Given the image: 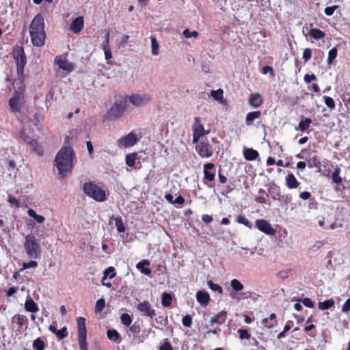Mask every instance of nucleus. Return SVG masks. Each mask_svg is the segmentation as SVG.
<instances>
[{
	"instance_id": "obj_18",
	"label": "nucleus",
	"mask_w": 350,
	"mask_h": 350,
	"mask_svg": "<svg viewBox=\"0 0 350 350\" xmlns=\"http://www.w3.org/2000/svg\"><path fill=\"white\" fill-rule=\"evenodd\" d=\"M84 27V19L83 16H78L75 18L70 25V30L74 33H79Z\"/></svg>"
},
{
	"instance_id": "obj_22",
	"label": "nucleus",
	"mask_w": 350,
	"mask_h": 350,
	"mask_svg": "<svg viewBox=\"0 0 350 350\" xmlns=\"http://www.w3.org/2000/svg\"><path fill=\"white\" fill-rule=\"evenodd\" d=\"M25 309L27 312L35 313L39 310V307L33 299L28 295L25 303Z\"/></svg>"
},
{
	"instance_id": "obj_6",
	"label": "nucleus",
	"mask_w": 350,
	"mask_h": 350,
	"mask_svg": "<svg viewBox=\"0 0 350 350\" xmlns=\"http://www.w3.org/2000/svg\"><path fill=\"white\" fill-rule=\"evenodd\" d=\"M13 57L16 65L17 75L24 72V68L27 64V57L23 46H17L13 49Z\"/></svg>"
},
{
	"instance_id": "obj_41",
	"label": "nucleus",
	"mask_w": 350,
	"mask_h": 350,
	"mask_svg": "<svg viewBox=\"0 0 350 350\" xmlns=\"http://www.w3.org/2000/svg\"><path fill=\"white\" fill-rule=\"evenodd\" d=\"M32 345L34 350H44L46 348L45 342L40 338L34 340Z\"/></svg>"
},
{
	"instance_id": "obj_54",
	"label": "nucleus",
	"mask_w": 350,
	"mask_h": 350,
	"mask_svg": "<svg viewBox=\"0 0 350 350\" xmlns=\"http://www.w3.org/2000/svg\"><path fill=\"white\" fill-rule=\"evenodd\" d=\"M238 333L239 334L240 339H250L251 337V334L249 333L248 330L245 329H241L238 330Z\"/></svg>"
},
{
	"instance_id": "obj_64",
	"label": "nucleus",
	"mask_w": 350,
	"mask_h": 350,
	"mask_svg": "<svg viewBox=\"0 0 350 350\" xmlns=\"http://www.w3.org/2000/svg\"><path fill=\"white\" fill-rule=\"evenodd\" d=\"M342 311L345 313H347L350 311V297L348 298L342 305Z\"/></svg>"
},
{
	"instance_id": "obj_45",
	"label": "nucleus",
	"mask_w": 350,
	"mask_h": 350,
	"mask_svg": "<svg viewBox=\"0 0 350 350\" xmlns=\"http://www.w3.org/2000/svg\"><path fill=\"white\" fill-rule=\"evenodd\" d=\"M105 307V300L103 298L98 299L95 305V312H100Z\"/></svg>"
},
{
	"instance_id": "obj_14",
	"label": "nucleus",
	"mask_w": 350,
	"mask_h": 350,
	"mask_svg": "<svg viewBox=\"0 0 350 350\" xmlns=\"http://www.w3.org/2000/svg\"><path fill=\"white\" fill-rule=\"evenodd\" d=\"M25 77V75L24 72H23L22 75H17V78L13 81L12 84L14 85L15 95L23 96V93L26 88V85L24 81Z\"/></svg>"
},
{
	"instance_id": "obj_62",
	"label": "nucleus",
	"mask_w": 350,
	"mask_h": 350,
	"mask_svg": "<svg viewBox=\"0 0 350 350\" xmlns=\"http://www.w3.org/2000/svg\"><path fill=\"white\" fill-rule=\"evenodd\" d=\"M159 350H174L171 343L166 339L163 345L159 347Z\"/></svg>"
},
{
	"instance_id": "obj_4",
	"label": "nucleus",
	"mask_w": 350,
	"mask_h": 350,
	"mask_svg": "<svg viewBox=\"0 0 350 350\" xmlns=\"http://www.w3.org/2000/svg\"><path fill=\"white\" fill-rule=\"evenodd\" d=\"M84 193L97 202H103L106 200V192L97 185L90 182L83 184Z\"/></svg>"
},
{
	"instance_id": "obj_23",
	"label": "nucleus",
	"mask_w": 350,
	"mask_h": 350,
	"mask_svg": "<svg viewBox=\"0 0 350 350\" xmlns=\"http://www.w3.org/2000/svg\"><path fill=\"white\" fill-rule=\"evenodd\" d=\"M243 157L247 161H254L259 157L258 152L253 148H244Z\"/></svg>"
},
{
	"instance_id": "obj_37",
	"label": "nucleus",
	"mask_w": 350,
	"mask_h": 350,
	"mask_svg": "<svg viewBox=\"0 0 350 350\" xmlns=\"http://www.w3.org/2000/svg\"><path fill=\"white\" fill-rule=\"evenodd\" d=\"M113 219L115 221V224L117 228L118 232L120 233L124 232L126 228H125V226L123 223L122 217H113Z\"/></svg>"
},
{
	"instance_id": "obj_20",
	"label": "nucleus",
	"mask_w": 350,
	"mask_h": 350,
	"mask_svg": "<svg viewBox=\"0 0 350 350\" xmlns=\"http://www.w3.org/2000/svg\"><path fill=\"white\" fill-rule=\"evenodd\" d=\"M248 103L254 108L259 107L263 103V99L259 93L251 94Z\"/></svg>"
},
{
	"instance_id": "obj_9",
	"label": "nucleus",
	"mask_w": 350,
	"mask_h": 350,
	"mask_svg": "<svg viewBox=\"0 0 350 350\" xmlns=\"http://www.w3.org/2000/svg\"><path fill=\"white\" fill-rule=\"evenodd\" d=\"M203 183L208 187H213L212 183L215 179V165L213 163H206L203 166Z\"/></svg>"
},
{
	"instance_id": "obj_56",
	"label": "nucleus",
	"mask_w": 350,
	"mask_h": 350,
	"mask_svg": "<svg viewBox=\"0 0 350 350\" xmlns=\"http://www.w3.org/2000/svg\"><path fill=\"white\" fill-rule=\"evenodd\" d=\"M261 72L264 75L269 73L272 77H275V72L273 67L269 66H265L262 68Z\"/></svg>"
},
{
	"instance_id": "obj_38",
	"label": "nucleus",
	"mask_w": 350,
	"mask_h": 350,
	"mask_svg": "<svg viewBox=\"0 0 350 350\" xmlns=\"http://www.w3.org/2000/svg\"><path fill=\"white\" fill-rule=\"evenodd\" d=\"M230 286L232 290L236 293L241 291L244 288L242 283L237 279H232L230 281Z\"/></svg>"
},
{
	"instance_id": "obj_48",
	"label": "nucleus",
	"mask_w": 350,
	"mask_h": 350,
	"mask_svg": "<svg viewBox=\"0 0 350 350\" xmlns=\"http://www.w3.org/2000/svg\"><path fill=\"white\" fill-rule=\"evenodd\" d=\"M159 44L157 41V39L154 37L151 38V50L152 54L154 55H157L159 53Z\"/></svg>"
},
{
	"instance_id": "obj_60",
	"label": "nucleus",
	"mask_w": 350,
	"mask_h": 350,
	"mask_svg": "<svg viewBox=\"0 0 350 350\" xmlns=\"http://www.w3.org/2000/svg\"><path fill=\"white\" fill-rule=\"evenodd\" d=\"M339 8L338 5H333V6H330V7H327L325 8V14L327 15V16H332L333 15L334 11L336 10H337L338 8Z\"/></svg>"
},
{
	"instance_id": "obj_30",
	"label": "nucleus",
	"mask_w": 350,
	"mask_h": 350,
	"mask_svg": "<svg viewBox=\"0 0 350 350\" xmlns=\"http://www.w3.org/2000/svg\"><path fill=\"white\" fill-rule=\"evenodd\" d=\"M309 35L311 38L315 40L323 39L325 34L321 29L312 28L309 31Z\"/></svg>"
},
{
	"instance_id": "obj_24",
	"label": "nucleus",
	"mask_w": 350,
	"mask_h": 350,
	"mask_svg": "<svg viewBox=\"0 0 350 350\" xmlns=\"http://www.w3.org/2000/svg\"><path fill=\"white\" fill-rule=\"evenodd\" d=\"M285 180L286 187L290 189H296L299 185V183L293 173H288L286 176Z\"/></svg>"
},
{
	"instance_id": "obj_40",
	"label": "nucleus",
	"mask_w": 350,
	"mask_h": 350,
	"mask_svg": "<svg viewBox=\"0 0 350 350\" xmlns=\"http://www.w3.org/2000/svg\"><path fill=\"white\" fill-rule=\"evenodd\" d=\"M172 297L170 293H164L161 297V304L164 307H169L172 305Z\"/></svg>"
},
{
	"instance_id": "obj_33",
	"label": "nucleus",
	"mask_w": 350,
	"mask_h": 350,
	"mask_svg": "<svg viewBox=\"0 0 350 350\" xmlns=\"http://www.w3.org/2000/svg\"><path fill=\"white\" fill-rule=\"evenodd\" d=\"M27 213L29 216L33 218L38 224H42L45 221V217L44 216L38 215L36 212L32 208H29Z\"/></svg>"
},
{
	"instance_id": "obj_21",
	"label": "nucleus",
	"mask_w": 350,
	"mask_h": 350,
	"mask_svg": "<svg viewBox=\"0 0 350 350\" xmlns=\"http://www.w3.org/2000/svg\"><path fill=\"white\" fill-rule=\"evenodd\" d=\"M226 320V312L224 310H221L216 315L212 317L209 321L210 325H213L214 324L222 325L225 323Z\"/></svg>"
},
{
	"instance_id": "obj_36",
	"label": "nucleus",
	"mask_w": 350,
	"mask_h": 350,
	"mask_svg": "<svg viewBox=\"0 0 350 350\" xmlns=\"http://www.w3.org/2000/svg\"><path fill=\"white\" fill-rule=\"evenodd\" d=\"M236 221L240 224L244 225L245 226L249 228L250 229L252 228V223L243 215H237L236 217Z\"/></svg>"
},
{
	"instance_id": "obj_53",
	"label": "nucleus",
	"mask_w": 350,
	"mask_h": 350,
	"mask_svg": "<svg viewBox=\"0 0 350 350\" xmlns=\"http://www.w3.org/2000/svg\"><path fill=\"white\" fill-rule=\"evenodd\" d=\"M23 267L20 271H23L24 269H29V268H36L38 267V262L35 260H30L27 262H23L22 265Z\"/></svg>"
},
{
	"instance_id": "obj_42",
	"label": "nucleus",
	"mask_w": 350,
	"mask_h": 350,
	"mask_svg": "<svg viewBox=\"0 0 350 350\" xmlns=\"http://www.w3.org/2000/svg\"><path fill=\"white\" fill-rule=\"evenodd\" d=\"M137 159L136 153H131L126 155L125 161L126 164L129 167H133L135 164Z\"/></svg>"
},
{
	"instance_id": "obj_2",
	"label": "nucleus",
	"mask_w": 350,
	"mask_h": 350,
	"mask_svg": "<svg viewBox=\"0 0 350 350\" xmlns=\"http://www.w3.org/2000/svg\"><path fill=\"white\" fill-rule=\"evenodd\" d=\"M29 34L33 46L40 47L44 44L46 33L44 18L41 14H36L29 25Z\"/></svg>"
},
{
	"instance_id": "obj_10",
	"label": "nucleus",
	"mask_w": 350,
	"mask_h": 350,
	"mask_svg": "<svg viewBox=\"0 0 350 350\" xmlns=\"http://www.w3.org/2000/svg\"><path fill=\"white\" fill-rule=\"evenodd\" d=\"M193 139L192 143H198L200 137L204 135L209 133V131H205L203 125L200 122L198 117L194 118V124L193 125Z\"/></svg>"
},
{
	"instance_id": "obj_55",
	"label": "nucleus",
	"mask_w": 350,
	"mask_h": 350,
	"mask_svg": "<svg viewBox=\"0 0 350 350\" xmlns=\"http://www.w3.org/2000/svg\"><path fill=\"white\" fill-rule=\"evenodd\" d=\"M183 34L185 36V38H191V37L197 38L199 36V33L198 31H190V30L189 29H185L183 31Z\"/></svg>"
},
{
	"instance_id": "obj_19",
	"label": "nucleus",
	"mask_w": 350,
	"mask_h": 350,
	"mask_svg": "<svg viewBox=\"0 0 350 350\" xmlns=\"http://www.w3.org/2000/svg\"><path fill=\"white\" fill-rule=\"evenodd\" d=\"M55 63L61 68L64 70L71 72L73 70L72 64L69 62L66 59L62 57H57L55 59Z\"/></svg>"
},
{
	"instance_id": "obj_39",
	"label": "nucleus",
	"mask_w": 350,
	"mask_h": 350,
	"mask_svg": "<svg viewBox=\"0 0 350 350\" xmlns=\"http://www.w3.org/2000/svg\"><path fill=\"white\" fill-rule=\"evenodd\" d=\"M340 168L336 167L332 175V181L336 184H340L342 182V178L340 177Z\"/></svg>"
},
{
	"instance_id": "obj_28",
	"label": "nucleus",
	"mask_w": 350,
	"mask_h": 350,
	"mask_svg": "<svg viewBox=\"0 0 350 350\" xmlns=\"http://www.w3.org/2000/svg\"><path fill=\"white\" fill-rule=\"evenodd\" d=\"M144 265H150V262L148 260H144L139 262H138L136 265V267L138 269H141V272L146 275H150L152 273V271L149 268H144Z\"/></svg>"
},
{
	"instance_id": "obj_12",
	"label": "nucleus",
	"mask_w": 350,
	"mask_h": 350,
	"mask_svg": "<svg viewBox=\"0 0 350 350\" xmlns=\"http://www.w3.org/2000/svg\"><path fill=\"white\" fill-rule=\"evenodd\" d=\"M126 109L125 105L122 103L116 102L107 112V116L109 120H116L120 118Z\"/></svg>"
},
{
	"instance_id": "obj_50",
	"label": "nucleus",
	"mask_w": 350,
	"mask_h": 350,
	"mask_svg": "<svg viewBox=\"0 0 350 350\" xmlns=\"http://www.w3.org/2000/svg\"><path fill=\"white\" fill-rule=\"evenodd\" d=\"M323 98L325 105L328 108H329L331 110L334 109L335 108V107H336L335 101L334 100V99L332 98L327 96H324Z\"/></svg>"
},
{
	"instance_id": "obj_44",
	"label": "nucleus",
	"mask_w": 350,
	"mask_h": 350,
	"mask_svg": "<svg viewBox=\"0 0 350 350\" xmlns=\"http://www.w3.org/2000/svg\"><path fill=\"white\" fill-rule=\"evenodd\" d=\"M338 53L336 47H334L329 50L327 57V64H332L333 61L336 59Z\"/></svg>"
},
{
	"instance_id": "obj_31",
	"label": "nucleus",
	"mask_w": 350,
	"mask_h": 350,
	"mask_svg": "<svg viewBox=\"0 0 350 350\" xmlns=\"http://www.w3.org/2000/svg\"><path fill=\"white\" fill-rule=\"evenodd\" d=\"M29 145L30 146L31 150L36 152L38 155L41 156L43 154L42 148L37 140L31 139V141L29 142Z\"/></svg>"
},
{
	"instance_id": "obj_16",
	"label": "nucleus",
	"mask_w": 350,
	"mask_h": 350,
	"mask_svg": "<svg viewBox=\"0 0 350 350\" xmlns=\"http://www.w3.org/2000/svg\"><path fill=\"white\" fill-rule=\"evenodd\" d=\"M130 102L136 107H140L147 104L150 100V97L148 94H132L129 98Z\"/></svg>"
},
{
	"instance_id": "obj_27",
	"label": "nucleus",
	"mask_w": 350,
	"mask_h": 350,
	"mask_svg": "<svg viewBox=\"0 0 350 350\" xmlns=\"http://www.w3.org/2000/svg\"><path fill=\"white\" fill-rule=\"evenodd\" d=\"M311 123L312 120L306 118L299 122L298 126L295 127V130L301 131L302 132L306 131L310 127Z\"/></svg>"
},
{
	"instance_id": "obj_17",
	"label": "nucleus",
	"mask_w": 350,
	"mask_h": 350,
	"mask_svg": "<svg viewBox=\"0 0 350 350\" xmlns=\"http://www.w3.org/2000/svg\"><path fill=\"white\" fill-rule=\"evenodd\" d=\"M23 98V96L14 95L9 100V107L10 111L14 113H20L21 111L22 103L21 100Z\"/></svg>"
},
{
	"instance_id": "obj_49",
	"label": "nucleus",
	"mask_w": 350,
	"mask_h": 350,
	"mask_svg": "<svg viewBox=\"0 0 350 350\" xmlns=\"http://www.w3.org/2000/svg\"><path fill=\"white\" fill-rule=\"evenodd\" d=\"M116 270L113 267H109L104 271L103 278H107L109 277L110 279L113 278L116 276Z\"/></svg>"
},
{
	"instance_id": "obj_35",
	"label": "nucleus",
	"mask_w": 350,
	"mask_h": 350,
	"mask_svg": "<svg viewBox=\"0 0 350 350\" xmlns=\"http://www.w3.org/2000/svg\"><path fill=\"white\" fill-rule=\"evenodd\" d=\"M107 336L109 339L116 342H119L121 340L120 334L116 329H109L107 332Z\"/></svg>"
},
{
	"instance_id": "obj_11",
	"label": "nucleus",
	"mask_w": 350,
	"mask_h": 350,
	"mask_svg": "<svg viewBox=\"0 0 350 350\" xmlns=\"http://www.w3.org/2000/svg\"><path fill=\"white\" fill-rule=\"evenodd\" d=\"M137 310L142 315L150 317L151 319L156 317V310L148 301L144 300L139 302L137 306Z\"/></svg>"
},
{
	"instance_id": "obj_57",
	"label": "nucleus",
	"mask_w": 350,
	"mask_h": 350,
	"mask_svg": "<svg viewBox=\"0 0 350 350\" xmlns=\"http://www.w3.org/2000/svg\"><path fill=\"white\" fill-rule=\"evenodd\" d=\"M102 49L104 51H111L109 45V33L108 32L105 36V41L102 44Z\"/></svg>"
},
{
	"instance_id": "obj_13",
	"label": "nucleus",
	"mask_w": 350,
	"mask_h": 350,
	"mask_svg": "<svg viewBox=\"0 0 350 350\" xmlns=\"http://www.w3.org/2000/svg\"><path fill=\"white\" fill-rule=\"evenodd\" d=\"M137 137L135 133L132 131L124 137L118 140L119 147L129 148L133 146L137 142Z\"/></svg>"
},
{
	"instance_id": "obj_25",
	"label": "nucleus",
	"mask_w": 350,
	"mask_h": 350,
	"mask_svg": "<svg viewBox=\"0 0 350 350\" xmlns=\"http://www.w3.org/2000/svg\"><path fill=\"white\" fill-rule=\"evenodd\" d=\"M197 301L202 305H207L210 301L209 294L204 291H199L196 293Z\"/></svg>"
},
{
	"instance_id": "obj_26",
	"label": "nucleus",
	"mask_w": 350,
	"mask_h": 350,
	"mask_svg": "<svg viewBox=\"0 0 350 350\" xmlns=\"http://www.w3.org/2000/svg\"><path fill=\"white\" fill-rule=\"evenodd\" d=\"M269 319L270 323H268V318H265L262 320V323L267 328H273L277 325L276 314L272 313L269 315Z\"/></svg>"
},
{
	"instance_id": "obj_52",
	"label": "nucleus",
	"mask_w": 350,
	"mask_h": 350,
	"mask_svg": "<svg viewBox=\"0 0 350 350\" xmlns=\"http://www.w3.org/2000/svg\"><path fill=\"white\" fill-rule=\"evenodd\" d=\"M182 323L186 327H191L192 325V317L190 314L184 316L182 319Z\"/></svg>"
},
{
	"instance_id": "obj_34",
	"label": "nucleus",
	"mask_w": 350,
	"mask_h": 350,
	"mask_svg": "<svg viewBox=\"0 0 350 350\" xmlns=\"http://www.w3.org/2000/svg\"><path fill=\"white\" fill-rule=\"evenodd\" d=\"M224 91L222 89H218L217 90H212L211 92V96L216 100L223 103L225 102L224 99Z\"/></svg>"
},
{
	"instance_id": "obj_3",
	"label": "nucleus",
	"mask_w": 350,
	"mask_h": 350,
	"mask_svg": "<svg viewBox=\"0 0 350 350\" xmlns=\"http://www.w3.org/2000/svg\"><path fill=\"white\" fill-rule=\"evenodd\" d=\"M23 246L26 254L29 258L38 259L40 257L41 247L34 235L25 236Z\"/></svg>"
},
{
	"instance_id": "obj_8",
	"label": "nucleus",
	"mask_w": 350,
	"mask_h": 350,
	"mask_svg": "<svg viewBox=\"0 0 350 350\" xmlns=\"http://www.w3.org/2000/svg\"><path fill=\"white\" fill-rule=\"evenodd\" d=\"M28 324V319L23 314H15L11 319V327L16 334H22L27 329Z\"/></svg>"
},
{
	"instance_id": "obj_46",
	"label": "nucleus",
	"mask_w": 350,
	"mask_h": 350,
	"mask_svg": "<svg viewBox=\"0 0 350 350\" xmlns=\"http://www.w3.org/2000/svg\"><path fill=\"white\" fill-rule=\"evenodd\" d=\"M55 335L59 340H63L66 338L68 335L67 327L64 326L61 329H57Z\"/></svg>"
},
{
	"instance_id": "obj_15",
	"label": "nucleus",
	"mask_w": 350,
	"mask_h": 350,
	"mask_svg": "<svg viewBox=\"0 0 350 350\" xmlns=\"http://www.w3.org/2000/svg\"><path fill=\"white\" fill-rule=\"evenodd\" d=\"M256 227L261 232L267 235H274L276 230L271 227V225L265 219H258L256 220Z\"/></svg>"
},
{
	"instance_id": "obj_1",
	"label": "nucleus",
	"mask_w": 350,
	"mask_h": 350,
	"mask_svg": "<svg viewBox=\"0 0 350 350\" xmlns=\"http://www.w3.org/2000/svg\"><path fill=\"white\" fill-rule=\"evenodd\" d=\"M74 151L70 147H63L57 152L55 159V165L58 170V174L61 177L70 173L73 168Z\"/></svg>"
},
{
	"instance_id": "obj_59",
	"label": "nucleus",
	"mask_w": 350,
	"mask_h": 350,
	"mask_svg": "<svg viewBox=\"0 0 350 350\" xmlns=\"http://www.w3.org/2000/svg\"><path fill=\"white\" fill-rule=\"evenodd\" d=\"M312 57V50L309 48L305 49L303 52V59L305 62H307L311 59Z\"/></svg>"
},
{
	"instance_id": "obj_63",
	"label": "nucleus",
	"mask_w": 350,
	"mask_h": 350,
	"mask_svg": "<svg viewBox=\"0 0 350 350\" xmlns=\"http://www.w3.org/2000/svg\"><path fill=\"white\" fill-rule=\"evenodd\" d=\"M301 302L307 308H312L314 307L313 301L308 297L304 298Z\"/></svg>"
},
{
	"instance_id": "obj_32",
	"label": "nucleus",
	"mask_w": 350,
	"mask_h": 350,
	"mask_svg": "<svg viewBox=\"0 0 350 350\" xmlns=\"http://www.w3.org/2000/svg\"><path fill=\"white\" fill-rule=\"evenodd\" d=\"M334 300L333 299H327L323 302L318 303V308L320 310H325L331 308L334 306Z\"/></svg>"
},
{
	"instance_id": "obj_7",
	"label": "nucleus",
	"mask_w": 350,
	"mask_h": 350,
	"mask_svg": "<svg viewBox=\"0 0 350 350\" xmlns=\"http://www.w3.org/2000/svg\"><path fill=\"white\" fill-rule=\"evenodd\" d=\"M78 328L77 338L79 345L81 350H88V343L86 340L87 329L85 326V319L82 317L77 318Z\"/></svg>"
},
{
	"instance_id": "obj_58",
	"label": "nucleus",
	"mask_w": 350,
	"mask_h": 350,
	"mask_svg": "<svg viewBox=\"0 0 350 350\" xmlns=\"http://www.w3.org/2000/svg\"><path fill=\"white\" fill-rule=\"evenodd\" d=\"M19 135L21 139H23L25 143L27 144H29V142L31 141L32 139H31L30 137H29L26 133L24 129H21L19 132Z\"/></svg>"
},
{
	"instance_id": "obj_61",
	"label": "nucleus",
	"mask_w": 350,
	"mask_h": 350,
	"mask_svg": "<svg viewBox=\"0 0 350 350\" xmlns=\"http://www.w3.org/2000/svg\"><path fill=\"white\" fill-rule=\"evenodd\" d=\"M8 201L10 204L14 205L16 208H19L21 206L19 201L11 195L8 196Z\"/></svg>"
},
{
	"instance_id": "obj_29",
	"label": "nucleus",
	"mask_w": 350,
	"mask_h": 350,
	"mask_svg": "<svg viewBox=\"0 0 350 350\" xmlns=\"http://www.w3.org/2000/svg\"><path fill=\"white\" fill-rule=\"evenodd\" d=\"M261 113L260 111H254L248 113L245 117V122L247 125H250L252 122L255 119H258L260 117Z\"/></svg>"
},
{
	"instance_id": "obj_47",
	"label": "nucleus",
	"mask_w": 350,
	"mask_h": 350,
	"mask_svg": "<svg viewBox=\"0 0 350 350\" xmlns=\"http://www.w3.org/2000/svg\"><path fill=\"white\" fill-rule=\"evenodd\" d=\"M207 284L208 287L213 291L218 292L219 294H221L223 293V289L221 286L217 284H215L212 280H208Z\"/></svg>"
},
{
	"instance_id": "obj_51",
	"label": "nucleus",
	"mask_w": 350,
	"mask_h": 350,
	"mask_svg": "<svg viewBox=\"0 0 350 350\" xmlns=\"http://www.w3.org/2000/svg\"><path fill=\"white\" fill-rule=\"evenodd\" d=\"M140 330H141V326H140V324L137 321H135L133 325H131L129 326V331L133 334H139L140 332Z\"/></svg>"
},
{
	"instance_id": "obj_5",
	"label": "nucleus",
	"mask_w": 350,
	"mask_h": 350,
	"mask_svg": "<svg viewBox=\"0 0 350 350\" xmlns=\"http://www.w3.org/2000/svg\"><path fill=\"white\" fill-rule=\"evenodd\" d=\"M195 144H196V151L201 158L208 159L213 155L214 150L206 137L199 139L198 142Z\"/></svg>"
},
{
	"instance_id": "obj_43",
	"label": "nucleus",
	"mask_w": 350,
	"mask_h": 350,
	"mask_svg": "<svg viewBox=\"0 0 350 350\" xmlns=\"http://www.w3.org/2000/svg\"><path fill=\"white\" fill-rule=\"evenodd\" d=\"M120 320L121 323L126 327H129L131 325L133 321L131 315L127 313L122 314L120 317Z\"/></svg>"
}]
</instances>
